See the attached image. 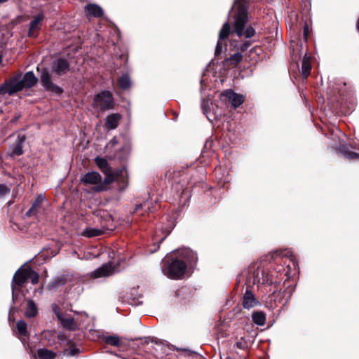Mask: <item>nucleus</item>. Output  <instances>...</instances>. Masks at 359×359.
I'll return each instance as SVG.
<instances>
[{
  "label": "nucleus",
  "mask_w": 359,
  "mask_h": 359,
  "mask_svg": "<svg viewBox=\"0 0 359 359\" xmlns=\"http://www.w3.org/2000/svg\"><path fill=\"white\" fill-rule=\"evenodd\" d=\"M27 325L24 320H19L16 325L18 337L23 343H25L29 339V334L27 330Z\"/></svg>",
  "instance_id": "aec40b11"
},
{
  "label": "nucleus",
  "mask_w": 359,
  "mask_h": 359,
  "mask_svg": "<svg viewBox=\"0 0 359 359\" xmlns=\"http://www.w3.org/2000/svg\"><path fill=\"white\" fill-rule=\"evenodd\" d=\"M79 352V349L76 347H70L68 350L66 351L67 354L72 356L76 355Z\"/></svg>",
  "instance_id": "c9c22d12"
},
{
  "label": "nucleus",
  "mask_w": 359,
  "mask_h": 359,
  "mask_svg": "<svg viewBox=\"0 0 359 359\" xmlns=\"http://www.w3.org/2000/svg\"><path fill=\"white\" fill-rule=\"evenodd\" d=\"M18 142L15 146V147L13 149V151L11 152V156H20L22 154V144L25 140V137L23 135L22 137H18Z\"/></svg>",
  "instance_id": "7c9ffc66"
},
{
  "label": "nucleus",
  "mask_w": 359,
  "mask_h": 359,
  "mask_svg": "<svg viewBox=\"0 0 359 359\" xmlns=\"http://www.w3.org/2000/svg\"><path fill=\"white\" fill-rule=\"evenodd\" d=\"M101 175L95 171L88 172L83 175L81 177V182L85 185H93L97 187L100 184Z\"/></svg>",
  "instance_id": "ddd939ff"
},
{
  "label": "nucleus",
  "mask_w": 359,
  "mask_h": 359,
  "mask_svg": "<svg viewBox=\"0 0 359 359\" xmlns=\"http://www.w3.org/2000/svg\"><path fill=\"white\" fill-rule=\"evenodd\" d=\"M104 341L110 345L118 346L121 344L120 339L117 336H108L104 338Z\"/></svg>",
  "instance_id": "473e14b6"
},
{
  "label": "nucleus",
  "mask_w": 359,
  "mask_h": 359,
  "mask_svg": "<svg viewBox=\"0 0 359 359\" xmlns=\"http://www.w3.org/2000/svg\"><path fill=\"white\" fill-rule=\"evenodd\" d=\"M69 65L65 58H58L53 65V71L59 75L65 74L69 70Z\"/></svg>",
  "instance_id": "a211bd4d"
},
{
  "label": "nucleus",
  "mask_w": 359,
  "mask_h": 359,
  "mask_svg": "<svg viewBox=\"0 0 359 359\" xmlns=\"http://www.w3.org/2000/svg\"><path fill=\"white\" fill-rule=\"evenodd\" d=\"M349 149L351 148L353 149L359 150V145L353 142V143H351L349 145H348Z\"/></svg>",
  "instance_id": "4c0bfd02"
},
{
  "label": "nucleus",
  "mask_w": 359,
  "mask_h": 359,
  "mask_svg": "<svg viewBox=\"0 0 359 359\" xmlns=\"http://www.w3.org/2000/svg\"><path fill=\"white\" fill-rule=\"evenodd\" d=\"M221 95L227 98L234 108L239 107L245 100V97L242 95L237 94L231 90L222 93Z\"/></svg>",
  "instance_id": "2eb2a0df"
},
{
  "label": "nucleus",
  "mask_w": 359,
  "mask_h": 359,
  "mask_svg": "<svg viewBox=\"0 0 359 359\" xmlns=\"http://www.w3.org/2000/svg\"><path fill=\"white\" fill-rule=\"evenodd\" d=\"M41 81L43 87L47 90L55 94H60L62 90L55 85L50 79V75L47 70H43L41 75Z\"/></svg>",
  "instance_id": "1a4fd4ad"
},
{
  "label": "nucleus",
  "mask_w": 359,
  "mask_h": 359,
  "mask_svg": "<svg viewBox=\"0 0 359 359\" xmlns=\"http://www.w3.org/2000/svg\"><path fill=\"white\" fill-rule=\"evenodd\" d=\"M27 280H30L32 284H36L39 282L38 273L29 266L20 268L15 272L12 282L13 297L15 291L20 290Z\"/></svg>",
  "instance_id": "39448f33"
},
{
  "label": "nucleus",
  "mask_w": 359,
  "mask_h": 359,
  "mask_svg": "<svg viewBox=\"0 0 359 359\" xmlns=\"http://www.w3.org/2000/svg\"><path fill=\"white\" fill-rule=\"evenodd\" d=\"M45 202V197L39 195L34 201L31 208L27 211V216L36 215L43 212V203Z\"/></svg>",
  "instance_id": "f3484780"
},
{
  "label": "nucleus",
  "mask_w": 359,
  "mask_h": 359,
  "mask_svg": "<svg viewBox=\"0 0 359 359\" xmlns=\"http://www.w3.org/2000/svg\"><path fill=\"white\" fill-rule=\"evenodd\" d=\"M249 284L253 285H272L276 283L273 280V276L269 274L263 268L258 266L257 269H251L249 276L248 277Z\"/></svg>",
  "instance_id": "0eeeda50"
},
{
  "label": "nucleus",
  "mask_w": 359,
  "mask_h": 359,
  "mask_svg": "<svg viewBox=\"0 0 359 359\" xmlns=\"http://www.w3.org/2000/svg\"><path fill=\"white\" fill-rule=\"evenodd\" d=\"M243 59V55L241 53H236L224 61V66L227 68H234L240 63Z\"/></svg>",
  "instance_id": "412c9836"
},
{
  "label": "nucleus",
  "mask_w": 359,
  "mask_h": 359,
  "mask_svg": "<svg viewBox=\"0 0 359 359\" xmlns=\"http://www.w3.org/2000/svg\"><path fill=\"white\" fill-rule=\"evenodd\" d=\"M253 322L258 325H264L266 322V316L262 311H256L252 313Z\"/></svg>",
  "instance_id": "cd10ccee"
},
{
  "label": "nucleus",
  "mask_w": 359,
  "mask_h": 359,
  "mask_svg": "<svg viewBox=\"0 0 359 359\" xmlns=\"http://www.w3.org/2000/svg\"><path fill=\"white\" fill-rule=\"evenodd\" d=\"M119 172L123 175V171L120 170L114 173L112 170L104 172V174L106 175L105 178L102 180H100V184L97 186V187H93V190L96 192L103 191L107 189L108 185L111 184L119 175Z\"/></svg>",
  "instance_id": "9d476101"
},
{
  "label": "nucleus",
  "mask_w": 359,
  "mask_h": 359,
  "mask_svg": "<svg viewBox=\"0 0 359 359\" xmlns=\"http://www.w3.org/2000/svg\"><path fill=\"white\" fill-rule=\"evenodd\" d=\"M115 272V267L112 263H108L102 265L101 267L97 269L92 273L93 278L107 277L114 274Z\"/></svg>",
  "instance_id": "dca6fc26"
},
{
  "label": "nucleus",
  "mask_w": 359,
  "mask_h": 359,
  "mask_svg": "<svg viewBox=\"0 0 359 359\" xmlns=\"http://www.w3.org/2000/svg\"><path fill=\"white\" fill-rule=\"evenodd\" d=\"M85 11L87 15L94 17H100L102 15L103 13L102 8L96 4H88L86 6Z\"/></svg>",
  "instance_id": "b1692460"
},
{
  "label": "nucleus",
  "mask_w": 359,
  "mask_h": 359,
  "mask_svg": "<svg viewBox=\"0 0 359 359\" xmlns=\"http://www.w3.org/2000/svg\"><path fill=\"white\" fill-rule=\"evenodd\" d=\"M65 284V280L62 278H58L53 280L50 284H49L48 287L50 289H55L58 286L62 285Z\"/></svg>",
  "instance_id": "72a5a7b5"
},
{
  "label": "nucleus",
  "mask_w": 359,
  "mask_h": 359,
  "mask_svg": "<svg viewBox=\"0 0 359 359\" xmlns=\"http://www.w3.org/2000/svg\"><path fill=\"white\" fill-rule=\"evenodd\" d=\"M44 18L43 13H39L33 18L30 22L28 36L30 37H36L41 27V22Z\"/></svg>",
  "instance_id": "f8f14e48"
},
{
  "label": "nucleus",
  "mask_w": 359,
  "mask_h": 359,
  "mask_svg": "<svg viewBox=\"0 0 359 359\" xmlns=\"http://www.w3.org/2000/svg\"><path fill=\"white\" fill-rule=\"evenodd\" d=\"M233 8L236 10L234 16L233 32L238 36H244L246 38L253 36L255 31L252 27L245 29L248 22L246 1L235 0Z\"/></svg>",
  "instance_id": "7ed1b4c3"
},
{
  "label": "nucleus",
  "mask_w": 359,
  "mask_h": 359,
  "mask_svg": "<svg viewBox=\"0 0 359 359\" xmlns=\"http://www.w3.org/2000/svg\"><path fill=\"white\" fill-rule=\"evenodd\" d=\"M315 127H316V129H317V130H321V127L318 126V125L316 123Z\"/></svg>",
  "instance_id": "a19ab883"
},
{
  "label": "nucleus",
  "mask_w": 359,
  "mask_h": 359,
  "mask_svg": "<svg viewBox=\"0 0 359 359\" xmlns=\"http://www.w3.org/2000/svg\"><path fill=\"white\" fill-rule=\"evenodd\" d=\"M169 232H170V231H168L165 233V234L163 236V238H161L160 239V241H161V242H162V241L164 240V238L167 236V235L169 233Z\"/></svg>",
  "instance_id": "ea45409f"
},
{
  "label": "nucleus",
  "mask_w": 359,
  "mask_h": 359,
  "mask_svg": "<svg viewBox=\"0 0 359 359\" xmlns=\"http://www.w3.org/2000/svg\"><path fill=\"white\" fill-rule=\"evenodd\" d=\"M36 355L39 359H54L55 353L46 348L39 349Z\"/></svg>",
  "instance_id": "c85d7f7f"
},
{
  "label": "nucleus",
  "mask_w": 359,
  "mask_h": 359,
  "mask_svg": "<svg viewBox=\"0 0 359 359\" xmlns=\"http://www.w3.org/2000/svg\"><path fill=\"white\" fill-rule=\"evenodd\" d=\"M231 27L228 22H226L219 32V39L215 49V55H219L223 49V41L226 39L230 34Z\"/></svg>",
  "instance_id": "4468645a"
},
{
  "label": "nucleus",
  "mask_w": 359,
  "mask_h": 359,
  "mask_svg": "<svg viewBox=\"0 0 359 359\" xmlns=\"http://www.w3.org/2000/svg\"><path fill=\"white\" fill-rule=\"evenodd\" d=\"M37 314V307L34 301L28 300L25 315L27 318H32Z\"/></svg>",
  "instance_id": "a878e982"
},
{
  "label": "nucleus",
  "mask_w": 359,
  "mask_h": 359,
  "mask_svg": "<svg viewBox=\"0 0 359 359\" xmlns=\"http://www.w3.org/2000/svg\"><path fill=\"white\" fill-rule=\"evenodd\" d=\"M340 151L345 158L351 161H359V152L351 151L348 145L342 146Z\"/></svg>",
  "instance_id": "4be33fe9"
},
{
  "label": "nucleus",
  "mask_w": 359,
  "mask_h": 359,
  "mask_svg": "<svg viewBox=\"0 0 359 359\" xmlns=\"http://www.w3.org/2000/svg\"><path fill=\"white\" fill-rule=\"evenodd\" d=\"M95 163H97V166L100 168L102 172H107L108 171L111 170L110 166L108 164V162L106 159L100 157L95 158Z\"/></svg>",
  "instance_id": "c756f323"
},
{
  "label": "nucleus",
  "mask_w": 359,
  "mask_h": 359,
  "mask_svg": "<svg viewBox=\"0 0 359 359\" xmlns=\"http://www.w3.org/2000/svg\"><path fill=\"white\" fill-rule=\"evenodd\" d=\"M114 99L111 93L107 90L98 93L93 100V107L101 111L111 109Z\"/></svg>",
  "instance_id": "6e6552de"
},
{
  "label": "nucleus",
  "mask_w": 359,
  "mask_h": 359,
  "mask_svg": "<svg viewBox=\"0 0 359 359\" xmlns=\"http://www.w3.org/2000/svg\"><path fill=\"white\" fill-rule=\"evenodd\" d=\"M121 119V116L118 114H112L109 115L106 118V127L109 130L115 129Z\"/></svg>",
  "instance_id": "5701e85b"
},
{
  "label": "nucleus",
  "mask_w": 359,
  "mask_h": 359,
  "mask_svg": "<svg viewBox=\"0 0 359 359\" xmlns=\"http://www.w3.org/2000/svg\"><path fill=\"white\" fill-rule=\"evenodd\" d=\"M37 81L32 72H28L20 79V76H15L13 79L0 86V94L12 95L14 93L21 90L24 88H30Z\"/></svg>",
  "instance_id": "20e7f679"
},
{
  "label": "nucleus",
  "mask_w": 359,
  "mask_h": 359,
  "mask_svg": "<svg viewBox=\"0 0 359 359\" xmlns=\"http://www.w3.org/2000/svg\"><path fill=\"white\" fill-rule=\"evenodd\" d=\"M142 205H141V204H140V205H137L136 206V208H135V212L139 211V210H140V209H141V208H142Z\"/></svg>",
  "instance_id": "58836bf2"
},
{
  "label": "nucleus",
  "mask_w": 359,
  "mask_h": 359,
  "mask_svg": "<svg viewBox=\"0 0 359 359\" xmlns=\"http://www.w3.org/2000/svg\"><path fill=\"white\" fill-rule=\"evenodd\" d=\"M179 255L183 259H175L171 262L168 258L162 261L161 270L163 273L171 279H180L186 273L188 266H191L197 261L196 254L189 249L179 251Z\"/></svg>",
  "instance_id": "f03ea898"
},
{
  "label": "nucleus",
  "mask_w": 359,
  "mask_h": 359,
  "mask_svg": "<svg viewBox=\"0 0 359 359\" xmlns=\"http://www.w3.org/2000/svg\"><path fill=\"white\" fill-rule=\"evenodd\" d=\"M312 66V59L309 57H304L302 61V76L307 78L310 74Z\"/></svg>",
  "instance_id": "bb28decb"
},
{
  "label": "nucleus",
  "mask_w": 359,
  "mask_h": 359,
  "mask_svg": "<svg viewBox=\"0 0 359 359\" xmlns=\"http://www.w3.org/2000/svg\"><path fill=\"white\" fill-rule=\"evenodd\" d=\"M288 259L291 262L292 266L288 264L289 268L295 269L297 266V262L291 251L288 250H277L271 253V259L275 262H278L279 259Z\"/></svg>",
  "instance_id": "9b49d317"
},
{
  "label": "nucleus",
  "mask_w": 359,
  "mask_h": 359,
  "mask_svg": "<svg viewBox=\"0 0 359 359\" xmlns=\"http://www.w3.org/2000/svg\"><path fill=\"white\" fill-rule=\"evenodd\" d=\"M102 233H104V230L102 229L88 227L82 231L81 235L85 237L92 238L98 236Z\"/></svg>",
  "instance_id": "393cba45"
},
{
  "label": "nucleus",
  "mask_w": 359,
  "mask_h": 359,
  "mask_svg": "<svg viewBox=\"0 0 359 359\" xmlns=\"http://www.w3.org/2000/svg\"><path fill=\"white\" fill-rule=\"evenodd\" d=\"M8 0H0V4L7 1Z\"/></svg>",
  "instance_id": "79ce46f5"
},
{
  "label": "nucleus",
  "mask_w": 359,
  "mask_h": 359,
  "mask_svg": "<svg viewBox=\"0 0 359 359\" xmlns=\"http://www.w3.org/2000/svg\"><path fill=\"white\" fill-rule=\"evenodd\" d=\"M259 304V302L255 298L254 294L248 289L246 290L243 298V305L245 309H250Z\"/></svg>",
  "instance_id": "6ab92c4d"
},
{
  "label": "nucleus",
  "mask_w": 359,
  "mask_h": 359,
  "mask_svg": "<svg viewBox=\"0 0 359 359\" xmlns=\"http://www.w3.org/2000/svg\"><path fill=\"white\" fill-rule=\"evenodd\" d=\"M118 84L122 89H128L130 86V80L127 74L121 76L118 79Z\"/></svg>",
  "instance_id": "2f4dec72"
},
{
  "label": "nucleus",
  "mask_w": 359,
  "mask_h": 359,
  "mask_svg": "<svg viewBox=\"0 0 359 359\" xmlns=\"http://www.w3.org/2000/svg\"><path fill=\"white\" fill-rule=\"evenodd\" d=\"M52 309L62 327L69 330H76L79 327V323L87 318L86 313L79 314V313H76L74 316H70L69 314H62L60 312L59 306L56 304L52 306Z\"/></svg>",
  "instance_id": "423d86ee"
},
{
  "label": "nucleus",
  "mask_w": 359,
  "mask_h": 359,
  "mask_svg": "<svg viewBox=\"0 0 359 359\" xmlns=\"http://www.w3.org/2000/svg\"><path fill=\"white\" fill-rule=\"evenodd\" d=\"M311 30V29H310L309 26L307 24L305 25L304 27V38L305 41H307Z\"/></svg>",
  "instance_id": "e433bc0d"
},
{
  "label": "nucleus",
  "mask_w": 359,
  "mask_h": 359,
  "mask_svg": "<svg viewBox=\"0 0 359 359\" xmlns=\"http://www.w3.org/2000/svg\"><path fill=\"white\" fill-rule=\"evenodd\" d=\"M247 48V46H245L244 48H242V50H244Z\"/></svg>",
  "instance_id": "37998d69"
},
{
  "label": "nucleus",
  "mask_w": 359,
  "mask_h": 359,
  "mask_svg": "<svg viewBox=\"0 0 359 359\" xmlns=\"http://www.w3.org/2000/svg\"><path fill=\"white\" fill-rule=\"evenodd\" d=\"M10 193V188L5 184H0V198Z\"/></svg>",
  "instance_id": "f704fd0d"
},
{
  "label": "nucleus",
  "mask_w": 359,
  "mask_h": 359,
  "mask_svg": "<svg viewBox=\"0 0 359 359\" xmlns=\"http://www.w3.org/2000/svg\"><path fill=\"white\" fill-rule=\"evenodd\" d=\"M331 109L337 115L347 116L351 114L355 107V98L352 90L345 82L341 81L331 82L327 90Z\"/></svg>",
  "instance_id": "f257e3e1"
}]
</instances>
